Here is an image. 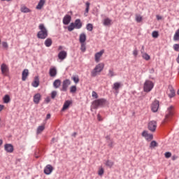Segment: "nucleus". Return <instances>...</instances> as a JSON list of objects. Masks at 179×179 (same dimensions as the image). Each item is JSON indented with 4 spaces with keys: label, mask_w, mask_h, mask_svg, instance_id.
Masks as SVG:
<instances>
[{
    "label": "nucleus",
    "mask_w": 179,
    "mask_h": 179,
    "mask_svg": "<svg viewBox=\"0 0 179 179\" xmlns=\"http://www.w3.org/2000/svg\"><path fill=\"white\" fill-rule=\"evenodd\" d=\"M38 29L40 31L37 33V38L41 40H45L48 37V30L45 28L44 24H40Z\"/></svg>",
    "instance_id": "nucleus-1"
},
{
    "label": "nucleus",
    "mask_w": 179,
    "mask_h": 179,
    "mask_svg": "<svg viewBox=\"0 0 179 179\" xmlns=\"http://www.w3.org/2000/svg\"><path fill=\"white\" fill-rule=\"evenodd\" d=\"M173 117H174V106H171L166 110L164 122H169V121H171V120H173Z\"/></svg>",
    "instance_id": "nucleus-2"
},
{
    "label": "nucleus",
    "mask_w": 179,
    "mask_h": 179,
    "mask_svg": "<svg viewBox=\"0 0 179 179\" xmlns=\"http://www.w3.org/2000/svg\"><path fill=\"white\" fill-rule=\"evenodd\" d=\"M104 69L103 63L98 64L94 69L91 71V76L92 78H96L97 75H100V73Z\"/></svg>",
    "instance_id": "nucleus-3"
},
{
    "label": "nucleus",
    "mask_w": 179,
    "mask_h": 179,
    "mask_svg": "<svg viewBox=\"0 0 179 179\" xmlns=\"http://www.w3.org/2000/svg\"><path fill=\"white\" fill-rule=\"evenodd\" d=\"M155 87V83L153 81L146 80L143 85V90L145 93H149L152 92V89Z\"/></svg>",
    "instance_id": "nucleus-4"
},
{
    "label": "nucleus",
    "mask_w": 179,
    "mask_h": 179,
    "mask_svg": "<svg viewBox=\"0 0 179 179\" xmlns=\"http://www.w3.org/2000/svg\"><path fill=\"white\" fill-rule=\"evenodd\" d=\"M107 101L105 99H99L93 101L92 106L94 108L97 109L99 107H103Z\"/></svg>",
    "instance_id": "nucleus-5"
},
{
    "label": "nucleus",
    "mask_w": 179,
    "mask_h": 179,
    "mask_svg": "<svg viewBox=\"0 0 179 179\" xmlns=\"http://www.w3.org/2000/svg\"><path fill=\"white\" fill-rule=\"evenodd\" d=\"M71 83V80L69 79L64 80L62 83V87L61 89L62 92H66Z\"/></svg>",
    "instance_id": "nucleus-6"
},
{
    "label": "nucleus",
    "mask_w": 179,
    "mask_h": 179,
    "mask_svg": "<svg viewBox=\"0 0 179 179\" xmlns=\"http://www.w3.org/2000/svg\"><path fill=\"white\" fill-rule=\"evenodd\" d=\"M1 71L3 76H8V73H9V67L6 64H2L1 66Z\"/></svg>",
    "instance_id": "nucleus-7"
},
{
    "label": "nucleus",
    "mask_w": 179,
    "mask_h": 179,
    "mask_svg": "<svg viewBox=\"0 0 179 179\" xmlns=\"http://www.w3.org/2000/svg\"><path fill=\"white\" fill-rule=\"evenodd\" d=\"M156 128H157V122H156V121L152 120L148 123V129L151 131V132H155Z\"/></svg>",
    "instance_id": "nucleus-8"
},
{
    "label": "nucleus",
    "mask_w": 179,
    "mask_h": 179,
    "mask_svg": "<svg viewBox=\"0 0 179 179\" xmlns=\"http://www.w3.org/2000/svg\"><path fill=\"white\" fill-rule=\"evenodd\" d=\"M122 87V83L120 82H116L113 84L112 89L115 90L116 94H118L120 93V88Z\"/></svg>",
    "instance_id": "nucleus-9"
},
{
    "label": "nucleus",
    "mask_w": 179,
    "mask_h": 179,
    "mask_svg": "<svg viewBox=\"0 0 179 179\" xmlns=\"http://www.w3.org/2000/svg\"><path fill=\"white\" fill-rule=\"evenodd\" d=\"M52 171H54V167H52V165L51 164H48L45 169L43 172L45 173V174H46V176H50V174H51V173H52Z\"/></svg>",
    "instance_id": "nucleus-10"
},
{
    "label": "nucleus",
    "mask_w": 179,
    "mask_h": 179,
    "mask_svg": "<svg viewBox=\"0 0 179 179\" xmlns=\"http://www.w3.org/2000/svg\"><path fill=\"white\" fill-rule=\"evenodd\" d=\"M151 110L153 113H157V110H159V101L155 100L152 102Z\"/></svg>",
    "instance_id": "nucleus-11"
},
{
    "label": "nucleus",
    "mask_w": 179,
    "mask_h": 179,
    "mask_svg": "<svg viewBox=\"0 0 179 179\" xmlns=\"http://www.w3.org/2000/svg\"><path fill=\"white\" fill-rule=\"evenodd\" d=\"M103 54H104V50H101V51L95 53L94 55L95 62L98 63L100 61V58L103 57Z\"/></svg>",
    "instance_id": "nucleus-12"
},
{
    "label": "nucleus",
    "mask_w": 179,
    "mask_h": 179,
    "mask_svg": "<svg viewBox=\"0 0 179 179\" xmlns=\"http://www.w3.org/2000/svg\"><path fill=\"white\" fill-rule=\"evenodd\" d=\"M67 55H68V53L66 52V51L62 50L59 52L58 58H59V59H60V61H64V59H65V58H66Z\"/></svg>",
    "instance_id": "nucleus-13"
},
{
    "label": "nucleus",
    "mask_w": 179,
    "mask_h": 179,
    "mask_svg": "<svg viewBox=\"0 0 179 179\" xmlns=\"http://www.w3.org/2000/svg\"><path fill=\"white\" fill-rule=\"evenodd\" d=\"M72 105V101L71 100H67L65 101L63 107L62 108V111H65V110H68L69 108V106Z\"/></svg>",
    "instance_id": "nucleus-14"
},
{
    "label": "nucleus",
    "mask_w": 179,
    "mask_h": 179,
    "mask_svg": "<svg viewBox=\"0 0 179 179\" xmlns=\"http://www.w3.org/2000/svg\"><path fill=\"white\" fill-rule=\"evenodd\" d=\"M4 150L7 153H13V145L12 144H5Z\"/></svg>",
    "instance_id": "nucleus-15"
},
{
    "label": "nucleus",
    "mask_w": 179,
    "mask_h": 179,
    "mask_svg": "<svg viewBox=\"0 0 179 179\" xmlns=\"http://www.w3.org/2000/svg\"><path fill=\"white\" fill-rule=\"evenodd\" d=\"M71 20H72V17L69 15H66L63 18V24L66 26L71 23Z\"/></svg>",
    "instance_id": "nucleus-16"
},
{
    "label": "nucleus",
    "mask_w": 179,
    "mask_h": 179,
    "mask_svg": "<svg viewBox=\"0 0 179 179\" xmlns=\"http://www.w3.org/2000/svg\"><path fill=\"white\" fill-rule=\"evenodd\" d=\"M49 75L51 76V78H55V76H57V68H50L49 70Z\"/></svg>",
    "instance_id": "nucleus-17"
},
{
    "label": "nucleus",
    "mask_w": 179,
    "mask_h": 179,
    "mask_svg": "<svg viewBox=\"0 0 179 179\" xmlns=\"http://www.w3.org/2000/svg\"><path fill=\"white\" fill-rule=\"evenodd\" d=\"M31 85L33 86V87H38V86L40 85V79L38 78V76H36L34 78V80L32 82Z\"/></svg>",
    "instance_id": "nucleus-18"
},
{
    "label": "nucleus",
    "mask_w": 179,
    "mask_h": 179,
    "mask_svg": "<svg viewBox=\"0 0 179 179\" xmlns=\"http://www.w3.org/2000/svg\"><path fill=\"white\" fill-rule=\"evenodd\" d=\"M74 27L76 29H82V21H80V19H77L73 22Z\"/></svg>",
    "instance_id": "nucleus-19"
},
{
    "label": "nucleus",
    "mask_w": 179,
    "mask_h": 179,
    "mask_svg": "<svg viewBox=\"0 0 179 179\" xmlns=\"http://www.w3.org/2000/svg\"><path fill=\"white\" fill-rule=\"evenodd\" d=\"M29 76V69H24L22 73V80L24 82Z\"/></svg>",
    "instance_id": "nucleus-20"
},
{
    "label": "nucleus",
    "mask_w": 179,
    "mask_h": 179,
    "mask_svg": "<svg viewBox=\"0 0 179 179\" xmlns=\"http://www.w3.org/2000/svg\"><path fill=\"white\" fill-rule=\"evenodd\" d=\"M103 26H111L113 24V20L106 17L103 20Z\"/></svg>",
    "instance_id": "nucleus-21"
},
{
    "label": "nucleus",
    "mask_w": 179,
    "mask_h": 179,
    "mask_svg": "<svg viewBox=\"0 0 179 179\" xmlns=\"http://www.w3.org/2000/svg\"><path fill=\"white\" fill-rule=\"evenodd\" d=\"M40 100H41V94H36L34 96V103L35 104H38V103H40Z\"/></svg>",
    "instance_id": "nucleus-22"
},
{
    "label": "nucleus",
    "mask_w": 179,
    "mask_h": 179,
    "mask_svg": "<svg viewBox=\"0 0 179 179\" xmlns=\"http://www.w3.org/2000/svg\"><path fill=\"white\" fill-rule=\"evenodd\" d=\"M44 5H45V0H40L36 8L38 9V10H40L43 9Z\"/></svg>",
    "instance_id": "nucleus-23"
},
{
    "label": "nucleus",
    "mask_w": 179,
    "mask_h": 179,
    "mask_svg": "<svg viewBox=\"0 0 179 179\" xmlns=\"http://www.w3.org/2000/svg\"><path fill=\"white\" fill-rule=\"evenodd\" d=\"M45 47L50 48L52 45V39L51 38H48L44 42Z\"/></svg>",
    "instance_id": "nucleus-24"
},
{
    "label": "nucleus",
    "mask_w": 179,
    "mask_h": 179,
    "mask_svg": "<svg viewBox=\"0 0 179 179\" xmlns=\"http://www.w3.org/2000/svg\"><path fill=\"white\" fill-rule=\"evenodd\" d=\"M79 41L80 44L86 43V34L82 33L79 37Z\"/></svg>",
    "instance_id": "nucleus-25"
},
{
    "label": "nucleus",
    "mask_w": 179,
    "mask_h": 179,
    "mask_svg": "<svg viewBox=\"0 0 179 179\" xmlns=\"http://www.w3.org/2000/svg\"><path fill=\"white\" fill-rule=\"evenodd\" d=\"M20 11L22 13H30V12H31V10H30L26 6H22L21 8H20Z\"/></svg>",
    "instance_id": "nucleus-26"
},
{
    "label": "nucleus",
    "mask_w": 179,
    "mask_h": 179,
    "mask_svg": "<svg viewBox=\"0 0 179 179\" xmlns=\"http://www.w3.org/2000/svg\"><path fill=\"white\" fill-rule=\"evenodd\" d=\"M59 86H61V80H55L53 83V87H55V89H58Z\"/></svg>",
    "instance_id": "nucleus-27"
},
{
    "label": "nucleus",
    "mask_w": 179,
    "mask_h": 179,
    "mask_svg": "<svg viewBox=\"0 0 179 179\" xmlns=\"http://www.w3.org/2000/svg\"><path fill=\"white\" fill-rule=\"evenodd\" d=\"M44 129H45V126L44 125L39 126L36 130L37 135H40V134H41V132H43Z\"/></svg>",
    "instance_id": "nucleus-28"
},
{
    "label": "nucleus",
    "mask_w": 179,
    "mask_h": 179,
    "mask_svg": "<svg viewBox=\"0 0 179 179\" xmlns=\"http://www.w3.org/2000/svg\"><path fill=\"white\" fill-rule=\"evenodd\" d=\"M3 101L5 103V104H8L10 101V96L9 95L6 94L3 97Z\"/></svg>",
    "instance_id": "nucleus-29"
},
{
    "label": "nucleus",
    "mask_w": 179,
    "mask_h": 179,
    "mask_svg": "<svg viewBox=\"0 0 179 179\" xmlns=\"http://www.w3.org/2000/svg\"><path fill=\"white\" fill-rule=\"evenodd\" d=\"M117 74L114 72V69H110L108 70V76L109 78H113V76H116Z\"/></svg>",
    "instance_id": "nucleus-30"
},
{
    "label": "nucleus",
    "mask_w": 179,
    "mask_h": 179,
    "mask_svg": "<svg viewBox=\"0 0 179 179\" xmlns=\"http://www.w3.org/2000/svg\"><path fill=\"white\" fill-rule=\"evenodd\" d=\"M168 95H169V97H170V99H173V97L176 96V91L173 89H171L169 90Z\"/></svg>",
    "instance_id": "nucleus-31"
},
{
    "label": "nucleus",
    "mask_w": 179,
    "mask_h": 179,
    "mask_svg": "<svg viewBox=\"0 0 179 179\" xmlns=\"http://www.w3.org/2000/svg\"><path fill=\"white\" fill-rule=\"evenodd\" d=\"M173 40H174V41H178V40H179V29L176 31V33L173 36Z\"/></svg>",
    "instance_id": "nucleus-32"
},
{
    "label": "nucleus",
    "mask_w": 179,
    "mask_h": 179,
    "mask_svg": "<svg viewBox=\"0 0 179 179\" xmlns=\"http://www.w3.org/2000/svg\"><path fill=\"white\" fill-rule=\"evenodd\" d=\"M105 164L107 166V167H110V169H111V167L114 166V162L110 160H107Z\"/></svg>",
    "instance_id": "nucleus-33"
},
{
    "label": "nucleus",
    "mask_w": 179,
    "mask_h": 179,
    "mask_svg": "<svg viewBox=\"0 0 179 179\" xmlns=\"http://www.w3.org/2000/svg\"><path fill=\"white\" fill-rule=\"evenodd\" d=\"M67 29L69 31H73V30H75L76 29L75 24H73V22H71L67 27Z\"/></svg>",
    "instance_id": "nucleus-34"
},
{
    "label": "nucleus",
    "mask_w": 179,
    "mask_h": 179,
    "mask_svg": "<svg viewBox=\"0 0 179 179\" xmlns=\"http://www.w3.org/2000/svg\"><path fill=\"white\" fill-rule=\"evenodd\" d=\"M103 174H104V169L103 168V166H101L98 170V175L101 177L103 176Z\"/></svg>",
    "instance_id": "nucleus-35"
},
{
    "label": "nucleus",
    "mask_w": 179,
    "mask_h": 179,
    "mask_svg": "<svg viewBox=\"0 0 179 179\" xmlns=\"http://www.w3.org/2000/svg\"><path fill=\"white\" fill-rule=\"evenodd\" d=\"M86 29L88 30V31H93V24L91 23L87 24Z\"/></svg>",
    "instance_id": "nucleus-36"
},
{
    "label": "nucleus",
    "mask_w": 179,
    "mask_h": 179,
    "mask_svg": "<svg viewBox=\"0 0 179 179\" xmlns=\"http://www.w3.org/2000/svg\"><path fill=\"white\" fill-rule=\"evenodd\" d=\"M72 80H73L74 83L78 84L79 83V76H73L71 78Z\"/></svg>",
    "instance_id": "nucleus-37"
},
{
    "label": "nucleus",
    "mask_w": 179,
    "mask_h": 179,
    "mask_svg": "<svg viewBox=\"0 0 179 179\" xmlns=\"http://www.w3.org/2000/svg\"><path fill=\"white\" fill-rule=\"evenodd\" d=\"M143 59H145V61H149L150 59V56L148 55V53H144L142 55Z\"/></svg>",
    "instance_id": "nucleus-38"
},
{
    "label": "nucleus",
    "mask_w": 179,
    "mask_h": 179,
    "mask_svg": "<svg viewBox=\"0 0 179 179\" xmlns=\"http://www.w3.org/2000/svg\"><path fill=\"white\" fill-rule=\"evenodd\" d=\"M76 85H73L70 87V93H76Z\"/></svg>",
    "instance_id": "nucleus-39"
},
{
    "label": "nucleus",
    "mask_w": 179,
    "mask_h": 179,
    "mask_svg": "<svg viewBox=\"0 0 179 179\" xmlns=\"http://www.w3.org/2000/svg\"><path fill=\"white\" fill-rule=\"evenodd\" d=\"M80 50L82 52H85L86 51V43H81Z\"/></svg>",
    "instance_id": "nucleus-40"
},
{
    "label": "nucleus",
    "mask_w": 179,
    "mask_h": 179,
    "mask_svg": "<svg viewBox=\"0 0 179 179\" xmlns=\"http://www.w3.org/2000/svg\"><path fill=\"white\" fill-rule=\"evenodd\" d=\"M152 36L153 38H157V37H159V31H152Z\"/></svg>",
    "instance_id": "nucleus-41"
},
{
    "label": "nucleus",
    "mask_w": 179,
    "mask_h": 179,
    "mask_svg": "<svg viewBox=\"0 0 179 179\" xmlns=\"http://www.w3.org/2000/svg\"><path fill=\"white\" fill-rule=\"evenodd\" d=\"M85 6H86L85 13H89V9L90 8V3L87 1L86 3H85Z\"/></svg>",
    "instance_id": "nucleus-42"
},
{
    "label": "nucleus",
    "mask_w": 179,
    "mask_h": 179,
    "mask_svg": "<svg viewBox=\"0 0 179 179\" xmlns=\"http://www.w3.org/2000/svg\"><path fill=\"white\" fill-rule=\"evenodd\" d=\"M136 21L138 23H141V22H142V16H141L140 15H136Z\"/></svg>",
    "instance_id": "nucleus-43"
},
{
    "label": "nucleus",
    "mask_w": 179,
    "mask_h": 179,
    "mask_svg": "<svg viewBox=\"0 0 179 179\" xmlns=\"http://www.w3.org/2000/svg\"><path fill=\"white\" fill-rule=\"evenodd\" d=\"M157 146V143L155 141H152L151 143H150V148H156Z\"/></svg>",
    "instance_id": "nucleus-44"
},
{
    "label": "nucleus",
    "mask_w": 179,
    "mask_h": 179,
    "mask_svg": "<svg viewBox=\"0 0 179 179\" xmlns=\"http://www.w3.org/2000/svg\"><path fill=\"white\" fill-rule=\"evenodd\" d=\"M108 146L109 147V148H114V141H113V140H109L108 141Z\"/></svg>",
    "instance_id": "nucleus-45"
},
{
    "label": "nucleus",
    "mask_w": 179,
    "mask_h": 179,
    "mask_svg": "<svg viewBox=\"0 0 179 179\" xmlns=\"http://www.w3.org/2000/svg\"><path fill=\"white\" fill-rule=\"evenodd\" d=\"M146 141L150 142L153 139V134H149L148 136L145 137Z\"/></svg>",
    "instance_id": "nucleus-46"
},
{
    "label": "nucleus",
    "mask_w": 179,
    "mask_h": 179,
    "mask_svg": "<svg viewBox=\"0 0 179 179\" xmlns=\"http://www.w3.org/2000/svg\"><path fill=\"white\" fill-rule=\"evenodd\" d=\"M164 156H165L166 159H170V157H171V152H165Z\"/></svg>",
    "instance_id": "nucleus-47"
},
{
    "label": "nucleus",
    "mask_w": 179,
    "mask_h": 179,
    "mask_svg": "<svg viewBox=\"0 0 179 179\" xmlns=\"http://www.w3.org/2000/svg\"><path fill=\"white\" fill-rule=\"evenodd\" d=\"M57 97V91H52L51 93V98L55 99Z\"/></svg>",
    "instance_id": "nucleus-48"
},
{
    "label": "nucleus",
    "mask_w": 179,
    "mask_h": 179,
    "mask_svg": "<svg viewBox=\"0 0 179 179\" xmlns=\"http://www.w3.org/2000/svg\"><path fill=\"white\" fill-rule=\"evenodd\" d=\"M2 47H3V48L8 49V48L9 47V45H8V43H7V42H2Z\"/></svg>",
    "instance_id": "nucleus-49"
},
{
    "label": "nucleus",
    "mask_w": 179,
    "mask_h": 179,
    "mask_svg": "<svg viewBox=\"0 0 179 179\" xmlns=\"http://www.w3.org/2000/svg\"><path fill=\"white\" fill-rule=\"evenodd\" d=\"M173 50L175 51H179V45L178 44H174L173 45Z\"/></svg>",
    "instance_id": "nucleus-50"
},
{
    "label": "nucleus",
    "mask_w": 179,
    "mask_h": 179,
    "mask_svg": "<svg viewBox=\"0 0 179 179\" xmlns=\"http://www.w3.org/2000/svg\"><path fill=\"white\" fill-rule=\"evenodd\" d=\"M92 97H94V99H98L99 95L97 94V92L93 91L92 92Z\"/></svg>",
    "instance_id": "nucleus-51"
},
{
    "label": "nucleus",
    "mask_w": 179,
    "mask_h": 179,
    "mask_svg": "<svg viewBox=\"0 0 179 179\" xmlns=\"http://www.w3.org/2000/svg\"><path fill=\"white\" fill-rule=\"evenodd\" d=\"M148 135H149V134H148L146 131H143V133H142V136H143L144 138L148 137Z\"/></svg>",
    "instance_id": "nucleus-52"
},
{
    "label": "nucleus",
    "mask_w": 179,
    "mask_h": 179,
    "mask_svg": "<svg viewBox=\"0 0 179 179\" xmlns=\"http://www.w3.org/2000/svg\"><path fill=\"white\" fill-rule=\"evenodd\" d=\"M133 55L136 57H138V50L137 49H134L133 51Z\"/></svg>",
    "instance_id": "nucleus-53"
},
{
    "label": "nucleus",
    "mask_w": 179,
    "mask_h": 179,
    "mask_svg": "<svg viewBox=\"0 0 179 179\" xmlns=\"http://www.w3.org/2000/svg\"><path fill=\"white\" fill-rule=\"evenodd\" d=\"M97 120L98 121H102L103 118L101 117V115H100V114L97 115Z\"/></svg>",
    "instance_id": "nucleus-54"
},
{
    "label": "nucleus",
    "mask_w": 179,
    "mask_h": 179,
    "mask_svg": "<svg viewBox=\"0 0 179 179\" xmlns=\"http://www.w3.org/2000/svg\"><path fill=\"white\" fill-rule=\"evenodd\" d=\"M177 159H178V156L174 155L172 156V160L174 161V160H177Z\"/></svg>",
    "instance_id": "nucleus-55"
},
{
    "label": "nucleus",
    "mask_w": 179,
    "mask_h": 179,
    "mask_svg": "<svg viewBox=\"0 0 179 179\" xmlns=\"http://www.w3.org/2000/svg\"><path fill=\"white\" fill-rule=\"evenodd\" d=\"M156 17H157V20H162V19H163V17L159 15H157Z\"/></svg>",
    "instance_id": "nucleus-56"
},
{
    "label": "nucleus",
    "mask_w": 179,
    "mask_h": 179,
    "mask_svg": "<svg viewBox=\"0 0 179 179\" xmlns=\"http://www.w3.org/2000/svg\"><path fill=\"white\" fill-rule=\"evenodd\" d=\"M45 103H50V101H51V99H50V97H47V98L45 99Z\"/></svg>",
    "instance_id": "nucleus-57"
},
{
    "label": "nucleus",
    "mask_w": 179,
    "mask_h": 179,
    "mask_svg": "<svg viewBox=\"0 0 179 179\" xmlns=\"http://www.w3.org/2000/svg\"><path fill=\"white\" fill-rule=\"evenodd\" d=\"M50 118H51V115L50 114H48L46 115V120H50Z\"/></svg>",
    "instance_id": "nucleus-58"
},
{
    "label": "nucleus",
    "mask_w": 179,
    "mask_h": 179,
    "mask_svg": "<svg viewBox=\"0 0 179 179\" xmlns=\"http://www.w3.org/2000/svg\"><path fill=\"white\" fill-rule=\"evenodd\" d=\"M3 110V105H0V111Z\"/></svg>",
    "instance_id": "nucleus-59"
},
{
    "label": "nucleus",
    "mask_w": 179,
    "mask_h": 179,
    "mask_svg": "<svg viewBox=\"0 0 179 179\" xmlns=\"http://www.w3.org/2000/svg\"><path fill=\"white\" fill-rule=\"evenodd\" d=\"M2 143H3V141H2V139H0V146H2Z\"/></svg>",
    "instance_id": "nucleus-60"
},
{
    "label": "nucleus",
    "mask_w": 179,
    "mask_h": 179,
    "mask_svg": "<svg viewBox=\"0 0 179 179\" xmlns=\"http://www.w3.org/2000/svg\"><path fill=\"white\" fill-rule=\"evenodd\" d=\"M73 136H76V132L73 134Z\"/></svg>",
    "instance_id": "nucleus-61"
},
{
    "label": "nucleus",
    "mask_w": 179,
    "mask_h": 179,
    "mask_svg": "<svg viewBox=\"0 0 179 179\" xmlns=\"http://www.w3.org/2000/svg\"><path fill=\"white\" fill-rule=\"evenodd\" d=\"M59 50H62V46H59Z\"/></svg>",
    "instance_id": "nucleus-62"
},
{
    "label": "nucleus",
    "mask_w": 179,
    "mask_h": 179,
    "mask_svg": "<svg viewBox=\"0 0 179 179\" xmlns=\"http://www.w3.org/2000/svg\"><path fill=\"white\" fill-rule=\"evenodd\" d=\"M1 1H7V2H9V1H12V0H1Z\"/></svg>",
    "instance_id": "nucleus-63"
},
{
    "label": "nucleus",
    "mask_w": 179,
    "mask_h": 179,
    "mask_svg": "<svg viewBox=\"0 0 179 179\" xmlns=\"http://www.w3.org/2000/svg\"><path fill=\"white\" fill-rule=\"evenodd\" d=\"M143 50V46L142 47Z\"/></svg>",
    "instance_id": "nucleus-64"
}]
</instances>
